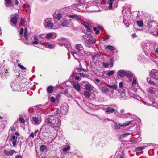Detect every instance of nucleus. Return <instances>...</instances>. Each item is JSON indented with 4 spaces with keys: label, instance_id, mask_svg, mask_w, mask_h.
I'll return each instance as SVG.
<instances>
[{
    "label": "nucleus",
    "instance_id": "f257e3e1",
    "mask_svg": "<svg viewBox=\"0 0 158 158\" xmlns=\"http://www.w3.org/2000/svg\"><path fill=\"white\" fill-rule=\"evenodd\" d=\"M150 78H147V82L151 85H155V81H158V70L156 69H152L149 74Z\"/></svg>",
    "mask_w": 158,
    "mask_h": 158
},
{
    "label": "nucleus",
    "instance_id": "f03ea898",
    "mask_svg": "<svg viewBox=\"0 0 158 158\" xmlns=\"http://www.w3.org/2000/svg\"><path fill=\"white\" fill-rule=\"evenodd\" d=\"M44 25L45 27L51 29L52 28L53 24L52 23V19L51 18L47 19L44 21Z\"/></svg>",
    "mask_w": 158,
    "mask_h": 158
},
{
    "label": "nucleus",
    "instance_id": "7ed1b4c3",
    "mask_svg": "<svg viewBox=\"0 0 158 158\" xmlns=\"http://www.w3.org/2000/svg\"><path fill=\"white\" fill-rule=\"evenodd\" d=\"M73 85L74 88L78 92H79L81 90L80 85L79 82L73 81H72Z\"/></svg>",
    "mask_w": 158,
    "mask_h": 158
},
{
    "label": "nucleus",
    "instance_id": "20e7f679",
    "mask_svg": "<svg viewBox=\"0 0 158 158\" xmlns=\"http://www.w3.org/2000/svg\"><path fill=\"white\" fill-rule=\"evenodd\" d=\"M54 117L53 116H50L49 118H47L46 120V123L49 125H54V123H53V122L54 121Z\"/></svg>",
    "mask_w": 158,
    "mask_h": 158
},
{
    "label": "nucleus",
    "instance_id": "39448f33",
    "mask_svg": "<svg viewBox=\"0 0 158 158\" xmlns=\"http://www.w3.org/2000/svg\"><path fill=\"white\" fill-rule=\"evenodd\" d=\"M81 24L83 25L86 29V32L89 34L91 32L92 27H89L88 25V24L86 22H85L83 23H81Z\"/></svg>",
    "mask_w": 158,
    "mask_h": 158
},
{
    "label": "nucleus",
    "instance_id": "423d86ee",
    "mask_svg": "<svg viewBox=\"0 0 158 158\" xmlns=\"http://www.w3.org/2000/svg\"><path fill=\"white\" fill-rule=\"evenodd\" d=\"M126 71L123 70H121L118 71L117 75L121 77H123L126 76Z\"/></svg>",
    "mask_w": 158,
    "mask_h": 158
},
{
    "label": "nucleus",
    "instance_id": "0eeeda50",
    "mask_svg": "<svg viewBox=\"0 0 158 158\" xmlns=\"http://www.w3.org/2000/svg\"><path fill=\"white\" fill-rule=\"evenodd\" d=\"M31 120L34 124L38 125L40 123L39 120L36 117H33L31 119Z\"/></svg>",
    "mask_w": 158,
    "mask_h": 158
},
{
    "label": "nucleus",
    "instance_id": "6e6552de",
    "mask_svg": "<svg viewBox=\"0 0 158 158\" xmlns=\"http://www.w3.org/2000/svg\"><path fill=\"white\" fill-rule=\"evenodd\" d=\"M4 153L7 156H10L12 155L14 153H15L16 152L13 150H12L10 151H7L6 150H5L4 151Z\"/></svg>",
    "mask_w": 158,
    "mask_h": 158
},
{
    "label": "nucleus",
    "instance_id": "1a4fd4ad",
    "mask_svg": "<svg viewBox=\"0 0 158 158\" xmlns=\"http://www.w3.org/2000/svg\"><path fill=\"white\" fill-rule=\"evenodd\" d=\"M10 21L14 25H16L17 23V18L15 16H13L10 19Z\"/></svg>",
    "mask_w": 158,
    "mask_h": 158
},
{
    "label": "nucleus",
    "instance_id": "9d476101",
    "mask_svg": "<svg viewBox=\"0 0 158 158\" xmlns=\"http://www.w3.org/2000/svg\"><path fill=\"white\" fill-rule=\"evenodd\" d=\"M106 110V112L108 114H110L113 113L114 111L115 110L113 108H110L109 107H107Z\"/></svg>",
    "mask_w": 158,
    "mask_h": 158
},
{
    "label": "nucleus",
    "instance_id": "9b49d317",
    "mask_svg": "<svg viewBox=\"0 0 158 158\" xmlns=\"http://www.w3.org/2000/svg\"><path fill=\"white\" fill-rule=\"evenodd\" d=\"M85 87L86 90L89 91H90L92 90L93 88H94L93 86L91 85L88 84H86L85 85Z\"/></svg>",
    "mask_w": 158,
    "mask_h": 158
},
{
    "label": "nucleus",
    "instance_id": "f8f14e48",
    "mask_svg": "<svg viewBox=\"0 0 158 158\" xmlns=\"http://www.w3.org/2000/svg\"><path fill=\"white\" fill-rule=\"evenodd\" d=\"M76 49L79 52H81L83 49V47L80 44H77L75 46Z\"/></svg>",
    "mask_w": 158,
    "mask_h": 158
},
{
    "label": "nucleus",
    "instance_id": "ddd939ff",
    "mask_svg": "<svg viewBox=\"0 0 158 158\" xmlns=\"http://www.w3.org/2000/svg\"><path fill=\"white\" fill-rule=\"evenodd\" d=\"M53 89L54 87L50 86L47 88V92L49 94H51L52 93Z\"/></svg>",
    "mask_w": 158,
    "mask_h": 158
},
{
    "label": "nucleus",
    "instance_id": "4468645a",
    "mask_svg": "<svg viewBox=\"0 0 158 158\" xmlns=\"http://www.w3.org/2000/svg\"><path fill=\"white\" fill-rule=\"evenodd\" d=\"M101 91L102 93H105L109 91V89L106 86H103L102 88Z\"/></svg>",
    "mask_w": 158,
    "mask_h": 158
},
{
    "label": "nucleus",
    "instance_id": "2eb2a0df",
    "mask_svg": "<svg viewBox=\"0 0 158 158\" xmlns=\"http://www.w3.org/2000/svg\"><path fill=\"white\" fill-rule=\"evenodd\" d=\"M105 49H108L110 50H114L115 49V48L110 45H108L105 48Z\"/></svg>",
    "mask_w": 158,
    "mask_h": 158
},
{
    "label": "nucleus",
    "instance_id": "dca6fc26",
    "mask_svg": "<svg viewBox=\"0 0 158 158\" xmlns=\"http://www.w3.org/2000/svg\"><path fill=\"white\" fill-rule=\"evenodd\" d=\"M68 17L70 18L75 19H80L79 16L76 15H68Z\"/></svg>",
    "mask_w": 158,
    "mask_h": 158
},
{
    "label": "nucleus",
    "instance_id": "f3484780",
    "mask_svg": "<svg viewBox=\"0 0 158 158\" xmlns=\"http://www.w3.org/2000/svg\"><path fill=\"white\" fill-rule=\"evenodd\" d=\"M84 95L85 97L87 98H89L91 96L90 94L87 91L84 92Z\"/></svg>",
    "mask_w": 158,
    "mask_h": 158
},
{
    "label": "nucleus",
    "instance_id": "a211bd4d",
    "mask_svg": "<svg viewBox=\"0 0 158 158\" xmlns=\"http://www.w3.org/2000/svg\"><path fill=\"white\" fill-rule=\"evenodd\" d=\"M69 24V23L67 20H64L63 22L61 23V25L63 27H66Z\"/></svg>",
    "mask_w": 158,
    "mask_h": 158
},
{
    "label": "nucleus",
    "instance_id": "6ab92c4d",
    "mask_svg": "<svg viewBox=\"0 0 158 158\" xmlns=\"http://www.w3.org/2000/svg\"><path fill=\"white\" fill-rule=\"evenodd\" d=\"M47 148V147L44 145H41L40 147V151L42 152H43Z\"/></svg>",
    "mask_w": 158,
    "mask_h": 158
},
{
    "label": "nucleus",
    "instance_id": "aec40b11",
    "mask_svg": "<svg viewBox=\"0 0 158 158\" xmlns=\"http://www.w3.org/2000/svg\"><path fill=\"white\" fill-rule=\"evenodd\" d=\"M86 42L90 44H94L96 43V41L91 39H89L86 40Z\"/></svg>",
    "mask_w": 158,
    "mask_h": 158
},
{
    "label": "nucleus",
    "instance_id": "412c9836",
    "mask_svg": "<svg viewBox=\"0 0 158 158\" xmlns=\"http://www.w3.org/2000/svg\"><path fill=\"white\" fill-rule=\"evenodd\" d=\"M54 17L58 20H60V19L62 18L61 14L60 13H58L54 16Z\"/></svg>",
    "mask_w": 158,
    "mask_h": 158
},
{
    "label": "nucleus",
    "instance_id": "4be33fe9",
    "mask_svg": "<svg viewBox=\"0 0 158 158\" xmlns=\"http://www.w3.org/2000/svg\"><path fill=\"white\" fill-rule=\"evenodd\" d=\"M132 122V121H130L128 122H125V123H124L123 124V125H120V126H121V127L127 126L129 125L130 124H131Z\"/></svg>",
    "mask_w": 158,
    "mask_h": 158
},
{
    "label": "nucleus",
    "instance_id": "5701e85b",
    "mask_svg": "<svg viewBox=\"0 0 158 158\" xmlns=\"http://www.w3.org/2000/svg\"><path fill=\"white\" fill-rule=\"evenodd\" d=\"M137 24L140 27H142L143 26V23L142 21H137Z\"/></svg>",
    "mask_w": 158,
    "mask_h": 158
},
{
    "label": "nucleus",
    "instance_id": "b1692460",
    "mask_svg": "<svg viewBox=\"0 0 158 158\" xmlns=\"http://www.w3.org/2000/svg\"><path fill=\"white\" fill-rule=\"evenodd\" d=\"M114 127L115 128L117 129H119L120 128V127H121L120 125H123V124L119 123L118 125L116 123H114Z\"/></svg>",
    "mask_w": 158,
    "mask_h": 158
},
{
    "label": "nucleus",
    "instance_id": "393cba45",
    "mask_svg": "<svg viewBox=\"0 0 158 158\" xmlns=\"http://www.w3.org/2000/svg\"><path fill=\"white\" fill-rule=\"evenodd\" d=\"M133 76V74L131 72L129 71H126V76L127 77H132Z\"/></svg>",
    "mask_w": 158,
    "mask_h": 158
},
{
    "label": "nucleus",
    "instance_id": "a878e982",
    "mask_svg": "<svg viewBox=\"0 0 158 158\" xmlns=\"http://www.w3.org/2000/svg\"><path fill=\"white\" fill-rule=\"evenodd\" d=\"M53 36V35L52 33H49L47 34L45 36V37L47 39H49L52 38Z\"/></svg>",
    "mask_w": 158,
    "mask_h": 158
},
{
    "label": "nucleus",
    "instance_id": "bb28decb",
    "mask_svg": "<svg viewBox=\"0 0 158 158\" xmlns=\"http://www.w3.org/2000/svg\"><path fill=\"white\" fill-rule=\"evenodd\" d=\"M145 148L143 147H138L135 148V151H139L144 149Z\"/></svg>",
    "mask_w": 158,
    "mask_h": 158
},
{
    "label": "nucleus",
    "instance_id": "cd10ccee",
    "mask_svg": "<svg viewBox=\"0 0 158 158\" xmlns=\"http://www.w3.org/2000/svg\"><path fill=\"white\" fill-rule=\"evenodd\" d=\"M25 23V20L23 18H22L21 19L20 23L19 26H22L23 25V24Z\"/></svg>",
    "mask_w": 158,
    "mask_h": 158
},
{
    "label": "nucleus",
    "instance_id": "c85d7f7f",
    "mask_svg": "<svg viewBox=\"0 0 158 158\" xmlns=\"http://www.w3.org/2000/svg\"><path fill=\"white\" fill-rule=\"evenodd\" d=\"M115 71L114 70L109 71L107 73V75L109 76H112L113 75Z\"/></svg>",
    "mask_w": 158,
    "mask_h": 158
},
{
    "label": "nucleus",
    "instance_id": "c756f323",
    "mask_svg": "<svg viewBox=\"0 0 158 158\" xmlns=\"http://www.w3.org/2000/svg\"><path fill=\"white\" fill-rule=\"evenodd\" d=\"M70 147L68 145L66 147L64 148L63 149V151L64 152H65L67 151V150H70Z\"/></svg>",
    "mask_w": 158,
    "mask_h": 158
},
{
    "label": "nucleus",
    "instance_id": "7c9ffc66",
    "mask_svg": "<svg viewBox=\"0 0 158 158\" xmlns=\"http://www.w3.org/2000/svg\"><path fill=\"white\" fill-rule=\"evenodd\" d=\"M78 74L80 75L81 77H88L89 76L88 74H85L81 73H78Z\"/></svg>",
    "mask_w": 158,
    "mask_h": 158
},
{
    "label": "nucleus",
    "instance_id": "2f4dec72",
    "mask_svg": "<svg viewBox=\"0 0 158 158\" xmlns=\"http://www.w3.org/2000/svg\"><path fill=\"white\" fill-rule=\"evenodd\" d=\"M17 66L20 67V69L22 70H26V68L25 67L22 65H21L20 63H18Z\"/></svg>",
    "mask_w": 158,
    "mask_h": 158
},
{
    "label": "nucleus",
    "instance_id": "473e14b6",
    "mask_svg": "<svg viewBox=\"0 0 158 158\" xmlns=\"http://www.w3.org/2000/svg\"><path fill=\"white\" fill-rule=\"evenodd\" d=\"M107 86L113 89H116L117 88V86L115 85H107Z\"/></svg>",
    "mask_w": 158,
    "mask_h": 158
},
{
    "label": "nucleus",
    "instance_id": "72a5a7b5",
    "mask_svg": "<svg viewBox=\"0 0 158 158\" xmlns=\"http://www.w3.org/2000/svg\"><path fill=\"white\" fill-rule=\"evenodd\" d=\"M1 69L2 70V73H1V74H2V75H3V73H5L4 72L5 71H6L5 72V73H8V72H7V69L5 70V69L4 68H1Z\"/></svg>",
    "mask_w": 158,
    "mask_h": 158
},
{
    "label": "nucleus",
    "instance_id": "f704fd0d",
    "mask_svg": "<svg viewBox=\"0 0 158 158\" xmlns=\"http://www.w3.org/2000/svg\"><path fill=\"white\" fill-rule=\"evenodd\" d=\"M110 65V64L109 63H106L103 62L102 63V66L104 68H106L108 66Z\"/></svg>",
    "mask_w": 158,
    "mask_h": 158
},
{
    "label": "nucleus",
    "instance_id": "c9c22d12",
    "mask_svg": "<svg viewBox=\"0 0 158 158\" xmlns=\"http://www.w3.org/2000/svg\"><path fill=\"white\" fill-rule=\"evenodd\" d=\"M9 130H10L11 132L14 131L16 130V128L15 126H13L10 128Z\"/></svg>",
    "mask_w": 158,
    "mask_h": 158
},
{
    "label": "nucleus",
    "instance_id": "e433bc0d",
    "mask_svg": "<svg viewBox=\"0 0 158 158\" xmlns=\"http://www.w3.org/2000/svg\"><path fill=\"white\" fill-rule=\"evenodd\" d=\"M119 92L121 93H123L124 94H125L126 93V90L125 89H123L121 88L119 90Z\"/></svg>",
    "mask_w": 158,
    "mask_h": 158
},
{
    "label": "nucleus",
    "instance_id": "4c0bfd02",
    "mask_svg": "<svg viewBox=\"0 0 158 158\" xmlns=\"http://www.w3.org/2000/svg\"><path fill=\"white\" fill-rule=\"evenodd\" d=\"M93 30L95 32V33L97 34H98L100 32L99 30L97 29V28L96 27H94L93 28Z\"/></svg>",
    "mask_w": 158,
    "mask_h": 158
},
{
    "label": "nucleus",
    "instance_id": "58836bf2",
    "mask_svg": "<svg viewBox=\"0 0 158 158\" xmlns=\"http://www.w3.org/2000/svg\"><path fill=\"white\" fill-rule=\"evenodd\" d=\"M136 77L135 76H134L133 78V81L132 82V84H135L136 83Z\"/></svg>",
    "mask_w": 158,
    "mask_h": 158
},
{
    "label": "nucleus",
    "instance_id": "ea45409f",
    "mask_svg": "<svg viewBox=\"0 0 158 158\" xmlns=\"http://www.w3.org/2000/svg\"><path fill=\"white\" fill-rule=\"evenodd\" d=\"M110 61L111 65V67H112L114 65V60L113 58H111L110 59Z\"/></svg>",
    "mask_w": 158,
    "mask_h": 158
},
{
    "label": "nucleus",
    "instance_id": "a19ab883",
    "mask_svg": "<svg viewBox=\"0 0 158 158\" xmlns=\"http://www.w3.org/2000/svg\"><path fill=\"white\" fill-rule=\"evenodd\" d=\"M11 139L13 140H17V137H16L14 135H12L11 136Z\"/></svg>",
    "mask_w": 158,
    "mask_h": 158
},
{
    "label": "nucleus",
    "instance_id": "79ce46f5",
    "mask_svg": "<svg viewBox=\"0 0 158 158\" xmlns=\"http://www.w3.org/2000/svg\"><path fill=\"white\" fill-rule=\"evenodd\" d=\"M19 121L22 124H23L25 123V121L24 119L23 118H19Z\"/></svg>",
    "mask_w": 158,
    "mask_h": 158
},
{
    "label": "nucleus",
    "instance_id": "37998d69",
    "mask_svg": "<svg viewBox=\"0 0 158 158\" xmlns=\"http://www.w3.org/2000/svg\"><path fill=\"white\" fill-rule=\"evenodd\" d=\"M55 46L54 45L49 44L48 45V48H49L52 49L55 47Z\"/></svg>",
    "mask_w": 158,
    "mask_h": 158
},
{
    "label": "nucleus",
    "instance_id": "c03bdc74",
    "mask_svg": "<svg viewBox=\"0 0 158 158\" xmlns=\"http://www.w3.org/2000/svg\"><path fill=\"white\" fill-rule=\"evenodd\" d=\"M50 100L52 102H55L56 101L55 98L53 96H52L50 97Z\"/></svg>",
    "mask_w": 158,
    "mask_h": 158
},
{
    "label": "nucleus",
    "instance_id": "a18cd8bd",
    "mask_svg": "<svg viewBox=\"0 0 158 158\" xmlns=\"http://www.w3.org/2000/svg\"><path fill=\"white\" fill-rule=\"evenodd\" d=\"M76 69H77V71L78 72H81L82 70H83L84 71H85L84 69H83L82 68H77Z\"/></svg>",
    "mask_w": 158,
    "mask_h": 158
},
{
    "label": "nucleus",
    "instance_id": "49530a36",
    "mask_svg": "<svg viewBox=\"0 0 158 158\" xmlns=\"http://www.w3.org/2000/svg\"><path fill=\"white\" fill-rule=\"evenodd\" d=\"M112 2H109V8L110 10L112 9Z\"/></svg>",
    "mask_w": 158,
    "mask_h": 158
},
{
    "label": "nucleus",
    "instance_id": "de8ad7c7",
    "mask_svg": "<svg viewBox=\"0 0 158 158\" xmlns=\"http://www.w3.org/2000/svg\"><path fill=\"white\" fill-rule=\"evenodd\" d=\"M123 86V83L122 82H120L119 83V87L121 88Z\"/></svg>",
    "mask_w": 158,
    "mask_h": 158
},
{
    "label": "nucleus",
    "instance_id": "09e8293b",
    "mask_svg": "<svg viewBox=\"0 0 158 158\" xmlns=\"http://www.w3.org/2000/svg\"><path fill=\"white\" fill-rule=\"evenodd\" d=\"M23 7L25 8H26V7H29L30 6L29 5H27L26 4H24L23 5V6H22Z\"/></svg>",
    "mask_w": 158,
    "mask_h": 158
},
{
    "label": "nucleus",
    "instance_id": "8fccbe9b",
    "mask_svg": "<svg viewBox=\"0 0 158 158\" xmlns=\"http://www.w3.org/2000/svg\"><path fill=\"white\" fill-rule=\"evenodd\" d=\"M7 4H11L12 2L11 0H5Z\"/></svg>",
    "mask_w": 158,
    "mask_h": 158
},
{
    "label": "nucleus",
    "instance_id": "3c124183",
    "mask_svg": "<svg viewBox=\"0 0 158 158\" xmlns=\"http://www.w3.org/2000/svg\"><path fill=\"white\" fill-rule=\"evenodd\" d=\"M24 31V29L23 28H22L20 30L19 33L20 35H22Z\"/></svg>",
    "mask_w": 158,
    "mask_h": 158
},
{
    "label": "nucleus",
    "instance_id": "603ef678",
    "mask_svg": "<svg viewBox=\"0 0 158 158\" xmlns=\"http://www.w3.org/2000/svg\"><path fill=\"white\" fill-rule=\"evenodd\" d=\"M129 135V133H124L122 135V136L123 137H125L126 136Z\"/></svg>",
    "mask_w": 158,
    "mask_h": 158
},
{
    "label": "nucleus",
    "instance_id": "864d4df0",
    "mask_svg": "<svg viewBox=\"0 0 158 158\" xmlns=\"http://www.w3.org/2000/svg\"><path fill=\"white\" fill-rule=\"evenodd\" d=\"M32 43L35 44H37L38 43V41L35 40L33 41L32 42Z\"/></svg>",
    "mask_w": 158,
    "mask_h": 158
},
{
    "label": "nucleus",
    "instance_id": "5fc2aeb1",
    "mask_svg": "<svg viewBox=\"0 0 158 158\" xmlns=\"http://www.w3.org/2000/svg\"><path fill=\"white\" fill-rule=\"evenodd\" d=\"M41 105H38L35 106L34 107L36 110H38L41 106Z\"/></svg>",
    "mask_w": 158,
    "mask_h": 158
},
{
    "label": "nucleus",
    "instance_id": "6e6d98bb",
    "mask_svg": "<svg viewBox=\"0 0 158 158\" xmlns=\"http://www.w3.org/2000/svg\"><path fill=\"white\" fill-rule=\"evenodd\" d=\"M17 142V140H13L12 144L14 146H15Z\"/></svg>",
    "mask_w": 158,
    "mask_h": 158
},
{
    "label": "nucleus",
    "instance_id": "4d7b16f0",
    "mask_svg": "<svg viewBox=\"0 0 158 158\" xmlns=\"http://www.w3.org/2000/svg\"><path fill=\"white\" fill-rule=\"evenodd\" d=\"M74 77L75 79L76 80H79L81 79V78L77 76H75Z\"/></svg>",
    "mask_w": 158,
    "mask_h": 158
},
{
    "label": "nucleus",
    "instance_id": "13d9d810",
    "mask_svg": "<svg viewBox=\"0 0 158 158\" xmlns=\"http://www.w3.org/2000/svg\"><path fill=\"white\" fill-rule=\"evenodd\" d=\"M54 114H56L57 115H58V114H60V113L59 112V110L58 109L56 111H55L54 112Z\"/></svg>",
    "mask_w": 158,
    "mask_h": 158
},
{
    "label": "nucleus",
    "instance_id": "bf43d9fd",
    "mask_svg": "<svg viewBox=\"0 0 158 158\" xmlns=\"http://www.w3.org/2000/svg\"><path fill=\"white\" fill-rule=\"evenodd\" d=\"M149 92L151 94H154V91L151 89H149Z\"/></svg>",
    "mask_w": 158,
    "mask_h": 158
},
{
    "label": "nucleus",
    "instance_id": "052dcab7",
    "mask_svg": "<svg viewBox=\"0 0 158 158\" xmlns=\"http://www.w3.org/2000/svg\"><path fill=\"white\" fill-rule=\"evenodd\" d=\"M97 28L99 29V30H103V27H102L101 26H98L97 27Z\"/></svg>",
    "mask_w": 158,
    "mask_h": 158
},
{
    "label": "nucleus",
    "instance_id": "680f3d73",
    "mask_svg": "<svg viewBox=\"0 0 158 158\" xmlns=\"http://www.w3.org/2000/svg\"><path fill=\"white\" fill-rule=\"evenodd\" d=\"M71 54L73 55V56L74 57V54H77V53L76 52L73 51V52H71Z\"/></svg>",
    "mask_w": 158,
    "mask_h": 158
},
{
    "label": "nucleus",
    "instance_id": "e2e57ef3",
    "mask_svg": "<svg viewBox=\"0 0 158 158\" xmlns=\"http://www.w3.org/2000/svg\"><path fill=\"white\" fill-rule=\"evenodd\" d=\"M30 136L32 137L33 138H34V133L33 132H32L31 133L30 135Z\"/></svg>",
    "mask_w": 158,
    "mask_h": 158
},
{
    "label": "nucleus",
    "instance_id": "0e129e2a",
    "mask_svg": "<svg viewBox=\"0 0 158 158\" xmlns=\"http://www.w3.org/2000/svg\"><path fill=\"white\" fill-rule=\"evenodd\" d=\"M124 112V110L123 109H122L120 111V113L121 114H122Z\"/></svg>",
    "mask_w": 158,
    "mask_h": 158
},
{
    "label": "nucleus",
    "instance_id": "69168bd1",
    "mask_svg": "<svg viewBox=\"0 0 158 158\" xmlns=\"http://www.w3.org/2000/svg\"><path fill=\"white\" fill-rule=\"evenodd\" d=\"M28 33H24V36L25 38H27V37Z\"/></svg>",
    "mask_w": 158,
    "mask_h": 158
},
{
    "label": "nucleus",
    "instance_id": "338daca9",
    "mask_svg": "<svg viewBox=\"0 0 158 158\" xmlns=\"http://www.w3.org/2000/svg\"><path fill=\"white\" fill-rule=\"evenodd\" d=\"M15 5H18L19 4V2L17 0H16L15 2Z\"/></svg>",
    "mask_w": 158,
    "mask_h": 158
},
{
    "label": "nucleus",
    "instance_id": "774afa93",
    "mask_svg": "<svg viewBox=\"0 0 158 158\" xmlns=\"http://www.w3.org/2000/svg\"><path fill=\"white\" fill-rule=\"evenodd\" d=\"M95 81L96 82H97L98 83H99L100 81V80L98 79H95Z\"/></svg>",
    "mask_w": 158,
    "mask_h": 158
}]
</instances>
